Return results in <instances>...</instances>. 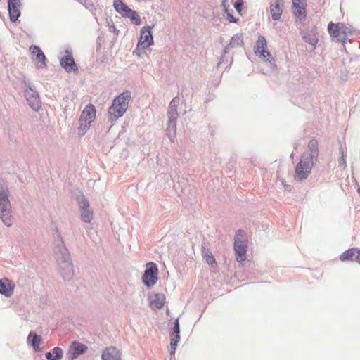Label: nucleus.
I'll use <instances>...</instances> for the list:
<instances>
[{
    "mask_svg": "<svg viewBox=\"0 0 360 360\" xmlns=\"http://www.w3.org/2000/svg\"><path fill=\"white\" fill-rule=\"evenodd\" d=\"M241 242H247V238L245 232L241 229H238L234 236V243L241 244Z\"/></svg>",
    "mask_w": 360,
    "mask_h": 360,
    "instance_id": "2f4dec72",
    "label": "nucleus"
},
{
    "mask_svg": "<svg viewBox=\"0 0 360 360\" xmlns=\"http://www.w3.org/2000/svg\"><path fill=\"white\" fill-rule=\"evenodd\" d=\"M221 7L222 8V10L224 13H227L229 12V3L228 0H222L221 2Z\"/></svg>",
    "mask_w": 360,
    "mask_h": 360,
    "instance_id": "37998d69",
    "label": "nucleus"
},
{
    "mask_svg": "<svg viewBox=\"0 0 360 360\" xmlns=\"http://www.w3.org/2000/svg\"><path fill=\"white\" fill-rule=\"evenodd\" d=\"M180 341V324L179 318L174 323V326L170 332V354H174L176 347Z\"/></svg>",
    "mask_w": 360,
    "mask_h": 360,
    "instance_id": "f8f14e48",
    "label": "nucleus"
},
{
    "mask_svg": "<svg viewBox=\"0 0 360 360\" xmlns=\"http://www.w3.org/2000/svg\"><path fill=\"white\" fill-rule=\"evenodd\" d=\"M339 149H340V153H341V154H342V153H344V152H343V148H342V146H340V148H339Z\"/></svg>",
    "mask_w": 360,
    "mask_h": 360,
    "instance_id": "864d4df0",
    "label": "nucleus"
},
{
    "mask_svg": "<svg viewBox=\"0 0 360 360\" xmlns=\"http://www.w3.org/2000/svg\"><path fill=\"white\" fill-rule=\"evenodd\" d=\"M96 108L91 103L86 105L82 110L79 119L78 127V134L83 136L91 127V124L96 118Z\"/></svg>",
    "mask_w": 360,
    "mask_h": 360,
    "instance_id": "20e7f679",
    "label": "nucleus"
},
{
    "mask_svg": "<svg viewBox=\"0 0 360 360\" xmlns=\"http://www.w3.org/2000/svg\"><path fill=\"white\" fill-rule=\"evenodd\" d=\"M179 104V99L178 96H175L169 103L167 109V117L169 120H177L179 114L177 112V107Z\"/></svg>",
    "mask_w": 360,
    "mask_h": 360,
    "instance_id": "a211bd4d",
    "label": "nucleus"
},
{
    "mask_svg": "<svg viewBox=\"0 0 360 360\" xmlns=\"http://www.w3.org/2000/svg\"><path fill=\"white\" fill-rule=\"evenodd\" d=\"M270 12L273 20H278L283 13V0H275L271 2Z\"/></svg>",
    "mask_w": 360,
    "mask_h": 360,
    "instance_id": "f3484780",
    "label": "nucleus"
},
{
    "mask_svg": "<svg viewBox=\"0 0 360 360\" xmlns=\"http://www.w3.org/2000/svg\"><path fill=\"white\" fill-rule=\"evenodd\" d=\"M243 37L242 34H234L229 44V46L231 48H236L243 46Z\"/></svg>",
    "mask_w": 360,
    "mask_h": 360,
    "instance_id": "cd10ccee",
    "label": "nucleus"
},
{
    "mask_svg": "<svg viewBox=\"0 0 360 360\" xmlns=\"http://www.w3.org/2000/svg\"><path fill=\"white\" fill-rule=\"evenodd\" d=\"M314 165V160L307 159L304 155L301 156V159L295 166V179L298 181L306 179Z\"/></svg>",
    "mask_w": 360,
    "mask_h": 360,
    "instance_id": "423d86ee",
    "label": "nucleus"
},
{
    "mask_svg": "<svg viewBox=\"0 0 360 360\" xmlns=\"http://www.w3.org/2000/svg\"><path fill=\"white\" fill-rule=\"evenodd\" d=\"M231 12H233V10H231V11L228 12L226 14V18H227V20L230 22H233V23H236L238 22V21L239 20V19L238 18H236L234 17Z\"/></svg>",
    "mask_w": 360,
    "mask_h": 360,
    "instance_id": "c03bdc74",
    "label": "nucleus"
},
{
    "mask_svg": "<svg viewBox=\"0 0 360 360\" xmlns=\"http://www.w3.org/2000/svg\"><path fill=\"white\" fill-rule=\"evenodd\" d=\"M153 26L145 25L140 31V37L137 43V47L143 49H147L154 44Z\"/></svg>",
    "mask_w": 360,
    "mask_h": 360,
    "instance_id": "0eeeda50",
    "label": "nucleus"
},
{
    "mask_svg": "<svg viewBox=\"0 0 360 360\" xmlns=\"http://www.w3.org/2000/svg\"><path fill=\"white\" fill-rule=\"evenodd\" d=\"M88 351V347L79 341L70 342L66 353L68 360H75Z\"/></svg>",
    "mask_w": 360,
    "mask_h": 360,
    "instance_id": "6e6552de",
    "label": "nucleus"
},
{
    "mask_svg": "<svg viewBox=\"0 0 360 360\" xmlns=\"http://www.w3.org/2000/svg\"><path fill=\"white\" fill-rule=\"evenodd\" d=\"M15 284L8 279L4 278L0 279V294L6 297H10L14 291Z\"/></svg>",
    "mask_w": 360,
    "mask_h": 360,
    "instance_id": "4468645a",
    "label": "nucleus"
},
{
    "mask_svg": "<svg viewBox=\"0 0 360 360\" xmlns=\"http://www.w3.org/2000/svg\"><path fill=\"white\" fill-rule=\"evenodd\" d=\"M230 46H229V45L227 46H225L223 49V51H222V55H226L228 52H229V48Z\"/></svg>",
    "mask_w": 360,
    "mask_h": 360,
    "instance_id": "8fccbe9b",
    "label": "nucleus"
},
{
    "mask_svg": "<svg viewBox=\"0 0 360 360\" xmlns=\"http://www.w3.org/2000/svg\"><path fill=\"white\" fill-rule=\"evenodd\" d=\"M141 279L145 286L147 288H151L156 284L158 280V276L143 274Z\"/></svg>",
    "mask_w": 360,
    "mask_h": 360,
    "instance_id": "bb28decb",
    "label": "nucleus"
},
{
    "mask_svg": "<svg viewBox=\"0 0 360 360\" xmlns=\"http://www.w3.org/2000/svg\"><path fill=\"white\" fill-rule=\"evenodd\" d=\"M224 56L225 55H222L219 60V63H218V65H219L220 64L223 63H224Z\"/></svg>",
    "mask_w": 360,
    "mask_h": 360,
    "instance_id": "603ef678",
    "label": "nucleus"
},
{
    "mask_svg": "<svg viewBox=\"0 0 360 360\" xmlns=\"http://www.w3.org/2000/svg\"><path fill=\"white\" fill-rule=\"evenodd\" d=\"M54 253L60 266V274L65 281H70L74 276L72 261L61 235L56 229L53 234Z\"/></svg>",
    "mask_w": 360,
    "mask_h": 360,
    "instance_id": "f257e3e1",
    "label": "nucleus"
},
{
    "mask_svg": "<svg viewBox=\"0 0 360 360\" xmlns=\"http://www.w3.org/2000/svg\"><path fill=\"white\" fill-rule=\"evenodd\" d=\"M357 193H358V194L360 195V187H359V188H357Z\"/></svg>",
    "mask_w": 360,
    "mask_h": 360,
    "instance_id": "5fc2aeb1",
    "label": "nucleus"
},
{
    "mask_svg": "<svg viewBox=\"0 0 360 360\" xmlns=\"http://www.w3.org/2000/svg\"><path fill=\"white\" fill-rule=\"evenodd\" d=\"M113 7L115 11L122 17L130 10V8L122 0H114Z\"/></svg>",
    "mask_w": 360,
    "mask_h": 360,
    "instance_id": "b1692460",
    "label": "nucleus"
},
{
    "mask_svg": "<svg viewBox=\"0 0 360 360\" xmlns=\"http://www.w3.org/2000/svg\"><path fill=\"white\" fill-rule=\"evenodd\" d=\"M143 274L158 276V268L157 264L153 262L147 263Z\"/></svg>",
    "mask_w": 360,
    "mask_h": 360,
    "instance_id": "c756f323",
    "label": "nucleus"
},
{
    "mask_svg": "<svg viewBox=\"0 0 360 360\" xmlns=\"http://www.w3.org/2000/svg\"><path fill=\"white\" fill-rule=\"evenodd\" d=\"M248 243L241 242V244L234 243L235 255L237 262L242 263L247 259Z\"/></svg>",
    "mask_w": 360,
    "mask_h": 360,
    "instance_id": "2eb2a0df",
    "label": "nucleus"
},
{
    "mask_svg": "<svg viewBox=\"0 0 360 360\" xmlns=\"http://www.w3.org/2000/svg\"><path fill=\"white\" fill-rule=\"evenodd\" d=\"M131 95V91L125 90L112 100L111 105L108 108V120L109 122H115L124 115L128 109Z\"/></svg>",
    "mask_w": 360,
    "mask_h": 360,
    "instance_id": "f03ea898",
    "label": "nucleus"
},
{
    "mask_svg": "<svg viewBox=\"0 0 360 360\" xmlns=\"http://www.w3.org/2000/svg\"><path fill=\"white\" fill-rule=\"evenodd\" d=\"M123 17L129 18L130 21L136 25H140L142 23L141 19L138 13L131 8Z\"/></svg>",
    "mask_w": 360,
    "mask_h": 360,
    "instance_id": "a878e982",
    "label": "nucleus"
},
{
    "mask_svg": "<svg viewBox=\"0 0 360 360\" xmlns=\"http://www.w3.org/2000/svg\"><path fill=\"white\" fill-rule=\"evenodd\" d=\"M30 51L31 53L34 56H36L37 55L43 52V51L39 46L34 45V44H32L30 46Z\"/></svg>",
    "mask_w": 360,
    "mask_h": 360,
    "instance_id": "a19ab883",
    "label": "nucleus"
},
{
    "mask_svg": "<svg viewBox=\"0 0 360 360\" xmlns=\"http://www.w3.org/2000/svg\"><path fill=\"white\" fill-rule=\"evenodd\" d=\"M81 211V218L82 221L85 223L91 222L93 218L92 212L89 210H80Z\"/></svg>",
    "mask_w": 360,
    "mask_h": 360,
    "instance_id": "72a5a7b5",
    "label": "nucleus"
},
{
    "mask_svg": "<svg viewBox=\"0 0 360 360\" xmlns=\"http://www.w3.org/2000/svg\"><path fill=\"white\" fill-rule=\"evenodd\" d=\"M338 162H339V167H342L343 169L345 168V167H346V160H345V158L343 153H342V156L340 158V159L338 160Z\"/></svg>",
    "mask_w": 360,
    "mask_h": 360,
    "instance_id": "a18cd8bd",
    "label": "nucleus"
},
{
    "mask_svg": "<svg viewBox=\"0 0 360 360\" xmlns=\"http://www.w3.org/2000/svg\"><path fill=\"white\" fill-rule=\"evenodd\" d=\"M340 27V23H334L333 22H330L328 23V31L333 40H336L338 41V39L341 38Z\"/></svg>",
    "mask_w": 360,
    "mask_h": 360,
    "instance_id": "aec40b11",
    "label": "nucleus"
},
{
    "mask_svg": "<svg viewBox=\"0 0 360 360\" xmlns=\"http://www.w3.org/2000/svg\"><path fill=\"white\" fill-rule=\"evenodd\" d=\"M8 12L11 22H16L21 15L22 4L20 0H8Z\"/></svg>",
    "mask_w": 360,
    "mask_h": 360,
    "instance_id": "9b49d317",
    "label": "nucleus"
},
{
    "mask_svg": "<svg viewBox=\"0 0 360 360\" xmlns=\"http://www.w3.org/2000/svg\"><path fill=\"white\" fill-rule=\"evenodd\" d=\"M24 95L29 106L34 111H39V109L41 108V103L39 98V95L35 87L30 90H25Z\"/></svg>",
    "mask_w": 360,
    "mask_h": 360,
    "instance_id": "9d476101",
    "label": "nucleus"
},
{
    "mask_svg": "<svg viewBox=\"0 0 360 360\" xmlns=\"http://www.w3.org/2000/svg\"><path fill=\"white\" fill-rule=\"evenodd\" d=\"M292 10L297 20L302 21L306 18V6L292 8Z\"/></svg>",
    "mask_w": 360,
    "mask_h": 360,
    "instance_id": "c85d7f7f",
    "label": "nucleus"
},
{
    "mask_svg": "<svg viewBox=\"0 0 360 360\" xmlns=\"http://www.w3.org/2000/svg\"><path fill=\"white\" fill-rule=\"evenodd\" d=\"M10 192L8 189L0 191V219L8 227L13 223V217L11 214V205L9 200Z\"/></svg>",
    "mask_w": 360,
    "mask_h": 360,
    "instance_id": "7ed1b4c3",
    "label": "nucleus"
},
{
    "mask_svg": "<svg viewBox=\"0 0 360 360\" xmlns=\"http://www.w3.org/2000/svg\"><path fill=\"white\" fill-rule=\"evenodd\" d=\"M27 342L29 345L32 347L35 351H38L42 342L41 336L37 335L34 331H30L27 335Z\"/></svg>",
    "mask_w": 360,
    "mask_h": 360,
    "instance_id": "6ab92c4d",
    "label": "nucleus"
},
{
    "mask_svg": "<svg viewBox=\"0 0 360 360\" xmlns=\"http://www.w3.org/2000/svg\"><path fill=\"white\" fill-rule=\"evenodd\" d=\"M302 155L307 158V159H311L316 161L319 155V145L316 139H311L308 143L307 150Z\"/></svg>",
    "mask_w": 360,
    "mask_h": 360,
    "instance_id": "ddd939ff",
    "label": "nucleus"
},
{
    "mask_svg": "<svg viewBox=\"0 0 360 360\" xmlns=\"http://www.w3.org/2000/svg\"><path fill=\"white\" fill-rule=\"evenodd\" d=\"M65 56H63L60 59V66L67 72H72L78 70L75 59L72 56V51L70 48L65 49Z\"/></svg>",
    "mask_w": 360,
    "mask_h": 360,
    "instance_id": "1a4fd4ad",
    "label": "nucleus"
},
{
    "mask_svg": "<svg viewBox=\"0 0 360 360\" xmlns=\"http://www.w3.org/2000/svg\"><path fill=\"white\" fill-rule=\"evenodd\" d=\"M166 133L169 139L174 141L176 135V120L168 119Z\"/></svg>",
    "mask_w": 360,
    "mask_h": 360,
    "instance_id": "412c9836",
    "label": "nucleus"
},
{
    "mask_svg": "<svg viewBox=\"0 0 360 360\" xmlns=\"http://www.w3.org/2000/svg\"><path fill=\"white\" fill-rule=\"evenodd\" d=\"M140 48H138L137 46L136 47V49L134 50L133 51V54H136L139 56H141V53L139 52V50Z\"/></svg>",
    "mask_w": 360,
    "mask_h": 360,
    "instance_id": "3c124183",
    "label": "nucleus"
},
{
    "mask_svg": "<svg viewBox=\"0 0 360 360\" xmlns=\"http://www.w3.org/2000/svg\"><path fill=\"white\" fill-rule=\"evenodd\" d=\"M356 253L354 260L356 262L360 263V249H358L356 248Z\"/></svg>",
    "mask_w": 360,
    "mask_h": 360,
    "instance_id": "de8ad7c7",
    "label": "nucleus"
},
{
    "mask_svg": "<svg viewBox=\"0 0 360 360\" xmlns=\"http://www.w3.org/2000/svg\"><path fill=\"white\" fill-rule=\"evenodd\" d=\"M78 1L89 11L94 9V5L91 0H78Z\"/></svg>",
    "mask_w": 360,
    "mask_h": 360,
    "instance_id": "58836bf2",
    "label": "nucleus"
},
{
    "mask_svg": "<svg viewBox=\"0 0 360 360\" xmlns=\"http://www.w3.org/2000/svg\"><path fill=\"white\" fill-rule=\"evenodd\" d=\"M202 255L203 259L210 266H214V264H217L215 258L212 252L204 246L202 247Z\"/></svg>",
    "mask_w": 360,
    "mask_h": 360,
    "instance_id": "393cba45",
    "label": "nucleus"
},
{
    "mask_svg": "<svg viewBox=\"0 0 360 360\" xmlns=\"http://www.w3.org/2000/svg\"><path fill=\"white\" fill-rule=\"evenodd\" d=\"M292 8H298L302 6H307L306 0H292Z\"/></svg>",
    "mask_w": 360,
    "mask_h": 360,
    "instance_id": "79ce46f5",
    "label": "nucleus"
},
{
    "mask_svg": "<svg viewBox=\"0 0 360 360\" xmlns=\"http://www.w3.org/2000/svg\"><path fill=\"white\" fill-rule=\"evenodd\" d=\"M349 32L348 27H347L345 25L342 24L340 27V35L341 38L338 39V41L345 43L347 39V33Z\"/></svg>",
    "mask_w": 360,
    "mask_h": 360,
    "instance_id": "f704fd0d",
    "label": "nucleus"
},
{
    "mask_svg": "<svg viewBox=\"0 0 360 360\" xmlns=\"http://www.w3.org/2000/svg\"><path fill=\"white\" fill-rule=\"evenodd\" d=\"M78 205L80 210L89 209L90 207L89 200L84 195L78 199Z\"/></svg>",
    "mask_w": 360,
    "mask_h": 360,
    "instance_id": "c9c22d12",
    "label": "nucleus"
},
{
    "mask_svg": "<svg viewBox=\"0 0 360 360\" xmlns=\"http://www.w3.org/2000/svg\"><path fill=\"white\" fill-rule=\"evenodd\" d=\"M356 248H350L344 251L340 256L339 259L341 262H353L355 261Z\"/></svg>",
    "mask_w": 360,
    "mask_h": 360,
    "instance_id": "5701e85b",
    "label": "nucleus"
},
{
    "mask_svg": "<svg viewBox=\"0 0 360 360\" xmlns=\"http://www.w3.org/2000/svg\"><path fill=\"white\" fill-rule=\"evenodd\" d=\"M110 30L112 31L115 35H118L119 34V30L114 25L110 27Z\"/></svg>",
    "mask_w": 360,
    "mask_h": 360,
    "instance_id": "09e8293b",
    "label": "nucleus"
},
{
    "mask_svg": "<svg viewBox=\"0 0 360 360\" xmlns=\"http://www.w3.org/2000/svg\"><path fill=\"white\" fill-rule=\"evenodd\" d=\"M254 53L262 60L268 62L272 69L276 67L275 59L267 50V42L263 35H259L254 46Z\"/></svg>",
    "mask_w": 360,
    "mask_h": 360,
    "instance_id": "39448f33",
    "label": "nucleus"
},
{
    "mask_svg": "<svg viewBox=\"0 0 360 360\" xmlns=\"http://www.w3.org/2000/svg\"><path fill=\"white\" fill-rule=\"evenodd\" d=\"M302 38L306 43H308L309 44L311 45L314 49L316 47L318 42V39L316 37H312L309 33H304L303 34Z\"/></svg>",
    "mask_w": 360,
    "mask_h": 360,
    "instance_id": "473e14b6",
    "label": "nucleus"
},
{
    "mask_svg": "<svg viewBox=\"0 0 360 360\" xmlns=\"http://www.w3.org/2000/svg\"><path fill=\"white\" fill-rule=\"evenodd\" d=\"M52 354L58 360H61L63 357V351L58 347H56L52 349Z\"/></svg>",
    "mask_w": 360,
    "mask_h": 360,
    "instance_id": "e433bc0d",
    "label": "nucleus"
},
{
    "mask_svg": "<svg viewBox=\"0 0 360 360\" xmlns=\"http://www.w3.org/2000/svg\"><path fill=\"white\" fill-rule=\"evenodd\" d=\"M289 187H290V186H288H288H285V189H288V188H289Z\"/></svg>",
    "mask_w": 360,
    "mask_h": 360,
    "instance_id": "6e6d98bb",
    "label": "nucleus"
},
{
    "mask_svg": "<svg viewBox=\"0 0 360 360\" xmlns=\"http://www.w3.org/2000/svg\"><path fill=\"white\" fill-rule=\"evenodd\" d=\"M21 82L25 86V90H30L31 89L34 88V86L32 85V82L29 80H27L25 77V76H22L21 78Z\"/></svg>",
    "mask_w": 360,
    "mask_h": 360,
    "instance_id": "ea45409f",
    "label": "nucleus"
},
{
    "mask_svg": "<svg viewBox=\"0 0 360 360\" xmlns=\"http://www.w3.org/2000/svg\"><path fill=\"white\" fill-rule=\"evenodd\" d=\"M165 302V295L161 293H156L154 295L153 298L150 301V304L152 308L161 309L163 307Z\"/></svg>",
    "mask_w": 360,
    "mask_h": 360,
    "instance_id": "4be33fe9",
    "label": "nucleus"
},
{
    "mask_svg": "<svg viewBox=\"0 0 360 360\" xmlns=\"http://www.w3.org/2000/svg\"><path fill=\"white\" fill-rule=\"evenodd\" d=\"M35 60L39 63V64L37 65V68H46L47 67L46 57L44 52L37 55L35 56Z\"/></svg>",
    "mask_w": 360,
    "mask_h": 360,
    "instance_id": "7c9ffc66",
    "label": "nucleus"
},
{
    "mask_svg": "<svg viewBox=\"0 0 360 360\" xmlns=\"http://www.w3.org/2000/svg\"><path fill=\"white\" fill-rule=\"evenodd\" d=\"M44 356L47 360H58L51 352H46Z\"/></svg>",
    "mask_w": 360,
    "mask_h": 360,
    "instance_id": "49530a36",
    "label": "nucleus"
},
{
    "mask_svg": "<svg viewBox=\"0 0 360 360\" xmlns=\"http://www.w3.org/2000/svg\"><path fill=\"white\" fill-rule=\"evenodd\" d=\"M243 5H244L243 0H236L233 4V6H234L235 9L236 10V12L240 15H242V11L243 8Z\"/></svg>",
    "mask_w": 360,
    "mask_h": 360,
    "instance_id": "4c0bfd02",
    "label": "nucleus"
},
{
    "mask_svg": "<svg viewBox=\"0 0 360 360\" xmlns=\"http://www.w3.org/2000/svg\"><path fill=\"white\" fill-rule=\"evenodd\" d=\"M101 360H121L120 352L116 347H108L101 354Z\"/></svg>",
    "mask_w": 360,
    "mask_h": 360,
    "instance_id": "dca6fc26",
    "label": "nucleus"
}]
</instances>
